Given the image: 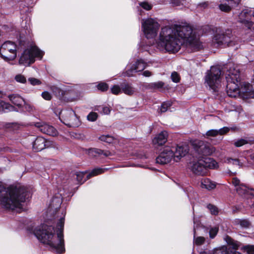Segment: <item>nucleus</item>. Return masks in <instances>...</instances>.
I'll use <instances>...</instances> for the list:
<instances>
[{
	"label": "nucleus",
	"mask_w": 254,
	"mask_h": 254,
	"mask_svg": "<svg viewBox=\"0 0 254 254\" xmlns=\"http://www.w3.org/2000/svg\"><path fill=\"white\" fill-rule=\"evenodd\" d=\"M107 169L103 168H95L90 173L87 174L86 179H88L90 178L102 174Z\"/></svg>",
	"instance_id": "obj_33"
},
{
	"label": "nucleus",
	"mask_w": 254,
	"mask_h": 254,
	"mask_svg": "<svg viewBox=\"0 0 254 254\" xmlns=\"http://www.w3.org/2000/svg\"><path fill=\"white\" fill-rule=\"evenodd\" d=\"M229 0H223L222 3L219 5V8L221 11L228 12L235 5H231Z\"/></svg>",
	"instance_id": "obj_30"
},
{
	"label": "nucleus",
	"mask_w": 254,
	"mask_h": 254,
	"mask_svg": "<svg viewBox=\"0 0 254 254\" xmlns=\"http://www.w3.org/2000/svg\"><path fill=\"white\" fill-rule=\"evenodd\" d=\"M171 105L172 103L170 102H164L160 107V112L162 113L165 112Z\"/></svg>",
	"instance_id": "obj_42"
},
{
	"label": "nucleus",
	"mask_w": 254,
	"mask_h": 254,
	"mask_svg": "<svg viewBox=\"0 0 254 254\" xmlns=\"http://www.w3.org/2000/svg\"><path fill=\"white\" fill-rule=\"evenodd\" d=\"M84 152L91 157H95L103 155L105 156H112L113 154L108 150H102L97 148H91L85 149Z\"/></svg>",
	"instance_id": "obj_17"
},
{
	"label": "nucleus",
	"mask_w": 254,
	"mask_h": 254,
	"mask_svg": "<svg viewBox=\"0 0 254 254\" xmlns=\"http://www.w3.org/2000/svg\"><path fill=\"white\" fill-rule=\"evenodd\" d=\"M218 231V227H214L210 229L209 231V237L210 238H214L217 235Z\"/></svg>",
	"instance_id": "obj_45"
},
{
	"label": "nucleus",
	"mask_w": 254,
	"mask_h": 254,
	"mask_svg": "<svg viewBox=\"0 0 254 254\" xmlns=\"http://www.w3.org/2000/svg\"><path fill=\"white\" fill-rule=\"evenodd\" d=\"M97 87L102 91H105L108 89V85L106 83L101 82L97 85Z\"/></svg>",
	"instance_id": "obj_43"
},
{
	"label": "nucleus",
	"mask_w": 254,
	"mask_h": 254,
	"mask_svg": "<svg viewBox=\"0 0 254 254\" xmlns=\"http://www.w3.org/2000/svg\"><path fill=\"white\" fill-rule=\"evenodd\" d=\"M112 93L115 95H118L122 93V86L118 85H114L111 88Z\"/></svg>",
	"instance_id": "obj_38"
},
{
	"label": "nucleus",
	"mask_w": 254,
	"mask_h": 254,
	"mask_svg": "<svg viewBox=\"0 0 254 254\" xmlns=\"http://www.w3.org/2000/svg\"><path fill=\"white\" fill-rule=\"evenodd\" d=\"M221 79V71L217 66H211L206 72L205 83L213 91H216L220 86Z\"/></svg>",
	"instance_id": "obj_6"
},
{
	"label": "nucleus",
	"mask_w": 254,
	"mask_h": 254,
	"mask_svg": "<svg viewBox=\"0 0 254 254\" xmlns=\"http://www.w3.org/2000/svg\"><path fill=\"white\" fill-rule=\"evenodd\" d=\"M183 0H172L171 3L174 6H180L184 4Z\"/></svg>",
	"instance_id": "obj_50"
},
{
	"label": "nucleus",
	"mask_w": 254,
	"mask_h": 254,
	"mask_svg": "<svg viewBox=\"0 0 254 254\" xmlns=\"http://www.w3.org/2000/svg\"><path fill=\"white\" fill-rule=\"evenodd\" d=\"M14 79L17 82L20 83H25L27 81L26 77L21 74H18L15 75Z\"/></svg>",
	"instance_id": "obj_39"
},
{
	"label": "nucleus",
	"mask_w": 254,
	"mask_h": 254,
	"mask_svg": "<svg viewBox=\"0 0 254 254\" xmlns=\"http://www.w3.org/2000/svg\"><path fill=\"white\" fill-rule=\"evenodd\" d=\"M200 254H207L206 252H203V253H201Z\"/></svg>",
	"instance_id": "obj_59"
},
{
	"label": "nucleus",
	"mask_w": 254,
	"mask_h": 254,
	"mask_svg": "<svg viewBox=\"0 0 254 254\" xmlns=\"http://www.w3.org/2000/svg\"><path fill=\"white\" fill-rule=\"evenodd\" d=\"M9 100L15 105L21 107L22 103L24 102L23 99L18 94H11L8 96Z\"/></svg>",
	"instance_id": "obj_26"
},
{
	"label": "nucleus",
	"mask_w": 254,
	"mask_h": 254,
	"mask_svg": "<svg viewBox=\"0 0 254 254\" xmlns=\"http://www.w3.org/2000/svg\"><path fill=\"white\" fill-rule=\"evenodd\" d=\"M42 96L44 99L47 100H50L51 99V95L50 93L47 91L43 92Z\"/></svg>",
	"instance_id": "obj_51"
},
{
	"label": "nucleus",
	"mask_w": 254,
	"mask_h": 254,
	"mask_svg": "<svg viewBox=\"0 0 254 254\" xmlns=\"http://www.w3.org/2000/svg\"><path fill=\"white\" fill-rule=\"evenodd\" d=\"M238 223L243 228H248L250 225V222L247 220H239Z\"/></svg>",
	"instance_id": "obj_46"
},
{
	"label": "nucleus",
	"mask_w": 254,
	"mask_h": 254,
	"mask_svg": "<svg viewBox=\"0 0 254 254\" xmlns=\"http://www.w3.org/2000/svg\"><path fill=\"white\" fill-rule=\"evenodd\" d=\"M232 183L235 187V190L239 195L246 198H250L254 195V190L250 189L245 185L241 183L237 178L232 179Z\"/></svg>",
	"instance_id": "obj_12"
},
{
	"label": "nucleus",
	"mask_w": 254,
	"mask_h": 254,
	"mask_svg": "<svg viewBox=\"0 0 254 254\" xmlns=\"http://www.w3.org/2000/svg\"><path fill=\"white\" fill-rule=\"evenodd\" d=\"M196 154L199 157L210 156L215 152L214 147L206 142L200 140H194L191 142Z\"/></svg>",
	"instance_id": "obj_8"
},
{
	"label": "nucleus",
	"mask_w": 254,
	"mask_h": 254,
	"mask_svg": "<svg viewBox=\"0 0 254 254\" xmlns=\"http://www.w3.org/2000/svg\"><path fill=\"white\" fill-rule=\"evenodd\" d=\"M143 75L146 77H149L151 75V73L148 70H145L143 72Z\"/></svg>",
	"instance_id": "obj_55"
},
{
	"label": "nucleus",
	"mask_w": 254,
	"mask_h": 254,
	"mask_svg": "<svg viewBox=\"0 0 254 254\" xmlns=\"http://www.w3.org/2000/svg\"><path fill=\"white\" fill-rule=\"evenodd\" d=\"M171 78L172 80L175 82H178L180 80L179 74L176 72L172 73Z\"/></svg>",
	"instance_id": "obj_49"
},
{
	"label": "nucleus",
	"mask_w": 254,
	"mask_h": 254,
	"mask_svg": "<svg viewBox=\"0 0 254 254\" xmlns=\"http://www.w3.org/2000/svg\"><path fill=\"white\" fill-rule=\"evenodd\" d=\"M193 245L196 246H200L204 243L205 241V238L202 236H196V228L194 227L193 228Z\"/></svg>",
	"instance_id": "obj_31"
},
{
	"label": "nucleus",
	"mask_w": 254,
	"mask_h": 254,
	"mask_svg": "<svg viewBox=\"0 0 254 254\" xmlns=\"http://www.w3.org/2000/svg\"><path fill=\"white\" fill-rule=\"evenodd\" d=\"M14 110V107L9 104L0 100V111L4 112L13 111Z\"/></svg>",
	"instance_id": "obj_32"
},
{
	"label": "nucleus",
	"mask_w": 254,
	"mask_h": 254,
	"mask_svg": "<svg viewBox=\"0 0 254 254\" xmlns=\"http://www.w3.org/2000/svg\"><path fill=\"white\" fill-rule=\"evenodd\" d=\"M251 159L254 161V153L251 155Z\"/></svg>",
	"instance_id": "obj_58"
},
{
	"label": "nucleus",
	"mask_w": 254,
	"mask_h": 254,
	"mask_svg": "<svg viewBox=\"0 0 254 254\" xmlns=\"http://www.w3.org/2000/svg\"><path fill=\"white\" fill-rule=\"evenodd\" d=\"M173 148V152H174V161H179L181 159L184 157L189 152V148L187 146H172Z\"/></svg>",
	"instance_id": "obj_16"
},
{
	"label": "nucleus",
	"mask_w": 254,
	"mask_h": 254,
	"mask_svg": "<svg viewBox=\"0 0 254 254\" xmlns=\"http://www.w3.org/2000/svg\"><path fill=\"white\" fill-rule=\"evenodd\" d=\"M141 24L144 34L146 38L153 39L156 37L160 25L155 19L153 18L143 19Z\"/></svg>",
	"instance_id": "obj_7"
},
{
	"label": "nucleus",
	"mask_w": 254,
	"mask_h": 254,
	"mask_svg": "<svg viewBox=\"0 0 254 254\" xmlns=\"http://www.w3.org/2000/svg\"><path fill=\"white\" fill-rule=\"evenodd\" d=\"M28 80L32 85H39L41 83V81L38 79L35 78H29Z\"/></svg>",
	"instance_id": "obj_47"
},
{
	"label": "nucleus",
	"mask_w": 254,
	"mask_h": 254,
	"mask_svg": "<svg viewBox=\"0 0 254 254\" xmlns=\"http://www.w3.org/2000/svg\"><path fill=\"white\" fill-rule=\"evenodd\" d=\"M37 126L40 130L44 133L51 136H56L58 134L57 130L52 126L47 124H38Z\"/></svg>",
	"instance_id": "obj_20"
},
{
	"label": "nucleus",
	"mask_w": 254,
	"mask_h": 254,
	"mask_svg": "<svg viewBox=\"0 0 254 254\" xmlns=\"http://www.w3.org/2000/svg\"><path fill=\"white\" fill-rule=\"evenodd\" d=\"M168 137V133L167 131L163 130L154 137L152 140V142L155 145H163L167 142Z\"/></svg>",
	"instance_id": "obj_19"
},
{
	"label": "nucleus",
	"mask_w": 254,
	"mask_h": 254,
	"mask_svg": "<svg viewBox=\"0 0 254 254\" xmlns=\"http://www.w3.org/2000/svg\"><path fill=\"white\" fill-rule=\"evenodd\" d=\"M62 198L60 196L55 197L52 198L50 204V208L51 209L57 210L62 204Z\"/></svg>",
	"instance_id": "obj_29"
},
{
	"label": "nucleus",
	"mask_w": 254,
	"mask_h": 254,
	"mask_svg": "<svg viewBox=\"0 0 254 254\" xmlns=\"http://www.w3.org/2000/svg\"><path fill=\"white\" fill-rule=\"evenodd\" d=\"M184 46L192 52L203 47L191 26L175 25L161 29L157 42V48L169 53H177Z\"/></svg>",
	"instance_id": "obj_1"
},
{
	"label": "nucleus",
	"mask_w": 254,
	"mask_h": 254,
	"mask_svg": "<svg viewBox=\"0 0 254 254\" xmlns=\"http://www.w3.org/2000/svg\"><path fill=\"white\" fill-rule=\"evenodd\" d=\"M254 9H245L239 15L238 21L244 27L250 29L253 23L251 21L252 16H254Z\"/></svg>",
	"instance_id": "obj_14"
},
{
	"label": "nucleus",
	"mask_w": 254,
	"mask_h": 254,
	"mask_svg": "<svg viewBox=\"0 0 254 254\" xmlns=\"http://www.w3.org/2000/svg\"><path fill=\"white\" fill-rule=\"evenodd\" d=\"M201 187L208 190H211L215 188L216 184L212 182L209 179L205 178L202 179L201 181Z\"/></svg>",
	"instance_id": "obj_27"
},
{
	"label": "nucleus",
	"mask_w": 254,
	"mask_h": 254,
	"mask_svg": "<svg viewBox=\"0 0 254 254\" xmlns=\"http://www.w3.org/2000/svg\"><path fill=\"white\" fill-rule=\"evenodd\" d=\"M205 169H215L218 168V163L211 158H206L203 159Z\"/></svg>",
	"instance_id": "obj_25"
},
{
	"label": "nucleus",
	"mask_w": 254,
	"mask_h": 254,
	"mask_svg": "<svg viewBox=\"0 0 254 254\" xmlns=\"http://www.w3.org/2000/svg\"><path fill=\"white\" fill-rule=\"evenodd\" d=\"M44 52L40 50L36 46L32 45L26 49L19 59V64L25 66L29 65L35 62V58L41 59Z\"/></svg>",
	"instance_id": "obj_5"
},
{
	"label": "nucleus",
	"mask_w": 254,
	"mask_h": 254,
	"mask_svg": "<svg viewBox=\"0 0 254 254\" xmlns=\"http://www.w3.org/2000/svg\"><path fill=\"white\" fill-rule=\"evenodd\" d=\"M146 64L141 60L137 61L135 64H133L129 69L127 71V75L131 76L134 72L142 71L146 67Z\"/></svg>",
	"instance_id": "obj_21"
},
{
	"label": "nucleus",
	"mask_w": 254,
	"mask_h": 254,
	"mask_svg": "<svg viewBox=\"0 0 254 254\" xmlns=\"http://www.w3.org/2000/svg\"><path fill=\"white\" fill-rule=\"evenodd\" d=\"M64 222V217L61 218L57 224L56 234L52 226L46 224L36 227L33 234L42 243L54 248L58 253H63L64 251L63 234Z\"/></svg>",
	"instance_id": "obj_2"
},
{
	"label": "nucleus",
	"mask_w": 254,
	"mask_h": 254,
	"mask_svg": "<svg viewBox=\"0 0 254 254\" xmlns=\"http://www.w3.org/2000/svg\"><path fill=\"white\" fill-rule=\"evenodd\" d=\"M5 95V94H4V93H3V92H2V91H0V98H3V96H4V95Z\"/></svg>",
	"instance_id": "obj_57"
},
{
	"label": "nucleus",
	"mask_w": 254,
	"mask_h": 254,
	"mask_svg": "<svg viewBox=\"0 0 254 254\" xmlns=\"http://www.w3.org/2000/svg\"><path fill=\"white\" fill-rule=\"evenodd\" d=\"M165 83L162 81L152 82L147 85V88L153 90L163 91L164 89Z\"/></svg>",
	"instance_id": "obj_28"
},
{
	"label": "nucleus",
	"mask_w": 254,
	"mask_h": 254,
	"mask_svg": "<svg viewBox=\"0 0 254 254\" xmlns=\"http://www.w3.org/2000/svg\"><path fill=\"white\" fill-rule=\"evenodd\" d=\"M140 6L146 10H149L151 9L152 6L148 2H143L140 3Z\"/></svg>",
	"instance_id": "obj_48"
},
{
	"label": "nucleus",
	"mask_w": 254,
	"mask_h": 254,
	"mask_svg": "<svg viewBox=\"0 0 254 254\" xmlns=\"http://www.w3.org/2000/svg\"><path fill=\"white\" fill-rule=\"evenodd\" d=\"M122 89V92L125 94L131 96L135 93L136 90L130 84L127 83H123L121 84Z\"/></svg>",
	"instance_id": "obj_24"
},
{
	"label": "nucleus",
	"mask_w": 254,
	"mask_h": 254,
	"mask_svg": "<svg viewBox=\"0 0 254 254\" xmlns=\"http://www.w3.org/2000/svg\"><path fill=\"white\" fill-rule=\"evenodd\" d=\"M224 161L229 165L238 166L242 168L244 166V161L241 159L232 158L231 157H225Z\"/></svg>",
	"instance_id": "obj_23"
},
{
	"label": "nucleus",
	"mask_w": 254,
	"mask_h": 254,
	"mask_svg": "<svg viewBox=\"0 0 254 254\" xmlns=\"http://www.w3.org/2000/svg\"><path fill=\"white\" fill-rule=\"evenodd\" d=\"M244 252L248 254H254V245H247L243 246L241 248Z\"/></svg>",
	"instance_id": "obj_37"
},
{
	"label": "nucleus",
	"mask_w": 254,
	"mask_h": 254,
	"mask_svg": "<svg viewBox=\"0 0 254 254\" xmlns=\"http://www.w3.org/2000/svg\"><path fill=\"white\" fill-rule=\"evenodd\" d=\"M248 141L244 139H240L235 141L234 145L238 147H241L248 143Z\"/></svg>",
	"instance_id": "obj_44"
},
{
	"label": "nucleus",
	"mask_w": 254,
	"mask_h": 254,
	"mask_svg": "<svg viewBox=\"0 0 254 254\" xmlns=\"http://www.w3.org/2000/svg\"><path fill=\"white\" fill-rule=\"evenodd\" d=\"M102 113L105 115H108L110 114L111 110L108 107H104L102 108Z\"/></svg>",
	"instance_id": "obj_52"
},
{
	"label": "nucleus",
	"mask_w": 254,
	"mask_h": 254,
	"mask_svg": "<svg viewBox=\"0 0 254 254\" xmlns=\"http://www.w3.org/2000/svg\"><path fill=\"white\" fill-rule=\"evenodd\" d=\"M86 174H87L86 172H77L74 174L78 183L82 184L86 180L83 179L84 176Z\"/></svg>",
	"instance_id": "obj_35"
},
{
	"label": "nucleus",
	"mask_w": 254,
	"mask_h": 254,
	"mask_svg": "<svg viewBox=\"0 0 254 254\" xmlns=\"http://www.w3.org/2000/svg\"><path fill=\"white\" fill-rule=\"evenodd\" d=\"M207 208L210 211L211 214L217 215L218 213V209L217 207L212 204H209L207 205Z\"/></svg>",
	"instance_id": "obj_40"
},
{
	"label": "nucleus",
	"mask_w": 254,
	"mask_h": 254,
	"mask_svg": "<svg viewBox=\"0 0 254 254\" xmlns=\"http://www.w3.org/2000/svg\"><path fill=\"white\" fill-rule=\"evenodd\" d=\"M231 31L228 29L225 31L217 33L213 38V43L218 46H230L232 45Z\"/></svg>",
	"instance_id": "obj_11"
},
{
	"label": "nucleus",
	"mask_w": 254,
	"mask_h": 254,
	"mask_svg": "<svg viewBox=\"0 0 254 254\" xmlns=\"http://www.w3.org/2000/svg\"><path fill=\"white\" fill-rule=\"evenodd\" d=\"M98 118V114L95 112H91L87 116V119L89 121L94 122Z\"/></svg>",
	"instance_id": "obj_41"
},
{
	"label": "nucleus",
	"mask_w": 254,
	"mask_h": 254,
	"mask_svg": "<svg viewBox=\"0 0 254 254\" xmlns=\"http://www.w3.org/2000/svg\"><path fill=\"white\" fill-rule=\"evenodd\" d=\"M214 254H241L240 253L236 251L231 252L230 253L227 251L225 247H222L215 250Z\"/></svg>",
	"instance_id": "obj_34"
},
{
	"label": "nucleus",
	"mask_w": 254,
	"mask_h": 254,
	"mask_svg": "<svg viewBox=\"0 0 254 254\" xmlns=\"http://www.w3.org/2000/svg\"><path fill=\"white\" fill-rule=\"evenodd\" d=\"M27 193L26 188L20 184L11 185L6 189L0 185V205L6 209L20 212Z\"/></svg>",
	"instance_id": "obj_3"
},
{
	"label": "nucleus",
	"mask_w": 254,
	"mask_h": 254,
	"mask_svg": "<svg viewBox=\"0 0 254 254\" xmlns=\"http://www.w3.org/2000/svg\"><path fill=\"white\" fill-rule=\"evenodd\" d=\"M17 48L14 42L6 41L0 48V55L5 61H13L17 56Z\"/></svg>",
	"instance_id": "obj_9"
},
{
	"label": "nucleus",
	"mask_w": 254,
	"mask_h": 254,
	"mask_svg": "<svg viewBox=\"0 0 254 254\" xmlns=\"http://www.w3.org/2000/svg\"><path fill=\"white\" fill-rule=\"evenodd\" d=\"M253 13H254V12H253Z\"/></svg>",
	"instance_id": "obj_60"
},
{
	"label": "nucleus",
	"mask_w": 254,
	"mask_h": 254,
	"mask_svg": "<svg viewBox=\"0 0 254 254\" xmlns=\"http://www.w3.org/2000/svg\"><path fill=\"white\" fill-rule=\"evenodd\" d=\"M231 5H235L236 6L239 3L241 0H229Z\"/></svg>",
	"instance_id": "obj_54"
},
{
	"label": "nucleus",
	"mask_w": 254,
	"mask_h": 254,
	"mask_svg": "<svg viewBox=\"0 0 254 254\" xmlns=\"http://www.w3.org/2000/svg\"><path fill=\"white\" fill-rule=\"evenodd\" d=\"M233 248L234 249H237L238 248V246L237 244H233Z\"/></svg>",
	"instance_id": "obj_56"
},
{
	"label": "nucleus",
	"mask_w": 254,
	"mask_h": 254,
	"mask_svg": "<svg viewBox=\"0 0 254 254\" xmlns=\"http://www.w3.org/2000/svg\"><path fill=\"white\" fill-rule=\"evenodd\" d=\"M174 160V152L172 146L165 147L159 156L156 158V162L160 164H166L170 163L171 160Z\"/></svg>",
	"instance_id": "obj_13"
},
{
	"label": "nucleus",
	"mask_w": 254,
	"mask_h": 254,
	"mask_svg": "<svg viewBox=\"0 0 254 254\" xmlns=\"http://www.w3.org/2000/svg\"><path fill=\"white\" fill-rule=\"evenodd\" d=\"M17 125L16 124H14V123H9V124H7L6 125V127L7 128H11L12 129H14L16 127H17Z\"/></svg>",
	"instance_id": "obj_53"
},
{
	"label": "nucleus",
	"mask_w": 254,
	"mask_h": 254,
	"mask_svg": "<svg viewBox=\"0 0 254 254\" xmlns=\"http://www.w3.org/2000/svg\"><path fill=\"white\" fill-rule=\"evenodd\" d=\"M227 80V93L231 97H237L241 94L245 98H254V91L252 90V86L249 83H245L240 88V71L237 65L230 64L226 73Z\"/></svg>",
	"instance_id": "obj_4"
},
{
	"label": "nucleus",
	"mask_w": 254,
	"mask_h": 254,
	"mask_svg": "<svg viewBox=\"0 0 254 254\" xmlns=\"http://www.w3.org/2000/svg\"><path fill=\"white\" fill-rule=\"evenodd\" d=\"M99 139L102 141H104L109 143L113 142V141L114 140V137L109 135H101L99 137Z\"/></svg>",
	"instance_id": "obj_36"
},
{
	"label": "nucleus",
	"mask_w": 254,
	"mask_h": 254,
	"mask_svg": "<svg viewBox=\"0 0 254 254\" xmlns=\"http://www.w3.org/2000/svg\"><path fill=\"white\" fill-rule=\"evenodd\" d=\"M189 168L194 174L197 175L203 176L207 173L203 159L190 162L189 164Z\"/></svg>",
	"instance_id": "obj_15"
},
{
	"label": "nucleus",
	"mask_w": 254,
	"mask_h": 254,
	"mask_svg": "<svg viewBox=\"0 0 254 254\" xmlns=\"http://www.w3.org/2000/svg\"><path fill=\"white\" fill-rule=\"evenodd\" d=\"M229 130V128L227 127H224L219 130L210 129L206 132L205 135H204V136L207 138L209 137H215L218 135L224 134L228 132Z\"/></svg>",
	"instance_id": "obj_22"
},
{
	"label": "nucleus",
	"mask_w": 254,
	"mask_h": 254,
	"mask_svg": "<svg viewBox=\"0 0 254 254\" xmlns=\"http://www.w3.org/2000/svg\"><path fill=\"white\" fill-rule=\"evenodd\" d=\"M49 141L46 140L44 138L38 137L33 143V149L35 151H40L46 147L50 146Z\"/></svg>",
	"instance_id": "obj_18"
},
{
	"label": "nucleus",
	"mask_w": 254,
	"mask_h": 254,
	"mask_svg": "<svg viewBox=\"0 0 254 254\" xmlns=\"http://www.w3.org/2000/svg\"><path fill=\"white\" fill-rule=\"evenodd\" d=\"M59 118L62 123L69 127H77L80 125L79 118L71 109L61 111Z\"/></svg>",
	"instance_id": "obj_10"
}]
</instances>
